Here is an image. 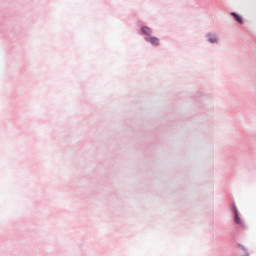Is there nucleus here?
I'll return each instance as SVG.
<instances>
[{
	"label": "nucleus",
	"mask_w": 256,
	"mask_h": 256,
	"mask_svg": "<svg viewBox=\"0 0 256 256\" xmlns=\"http://www.w3.org/2000/svg\"><path fill=\"white\" fill-rule=\"evenodd\" d=\"M230 15L232 17H234V19H235V21H237V23H240V25H243V18H241V16H239L235 12H232Z\"/></svg>",
	"instance_id": "obj_1"
},
{
	"label": "nucleus",
	"mask_w": 256,
	"mask_h": 256,
	"mask_svg": "<svg viewBox=\"0 0 256 256\" xmlns=\"http://www.w3.org/2000/svg\"><path fill=\"white\" fill-rule=\"evenodd\" d=\"M149 42L151 43V45H154V46H158L159 45V38L157 37H150L149 38Z\"/></svg>",
	"instance_id": "obj_2"
},
{
	"label": "nucleus",
	"mask_w": 256,
	"mask_h": 256,
	"mask_svg": "<svg viewBox=\"0 0 256 256\" xmlns=\"http://www.w3.org/2000/svg\"><path fill=\"white\" fill-rule=\"evenodd\" d=\"M141 31H142V33H144V35H151V33H152L151 28H149L147 26L142 27Z\"/></svg>",
	"instance_id": "obj_3"
},
{
	"label": "nucleus",
	"mask_w": 256,
	"mask_h": 256,
	"mask_svg": "<svg viewBox=\"0 0 256 256\" xmlns=\"http://www.w3.org/2000/svg\"><path fill=\"white\" fill-rule=\"evenodd\" d=\"M235 223H237V225H242L241 218H239V213L237 211H235Z\"/></svg>",
	"instance_id": "obj_4"
},
{
	"label": "nucleus",
	"mask_w": 256,
	"mask_h": 256,
	"mask_svg": "<svg viewBox=\"0 0 256 256\" xmlns=\"http://www.w3.org/2000/svg\"><path fill=\"white\" fill-rule=\"evenodd\" d=\"M210 43H217V37L209 38Z\"/></svg>",
	"instance_id": "obj_5"
}]
</instances>
